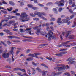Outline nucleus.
I'll return each mask as SVG.
<instances>
[{"instance_id":"1","label":"nucleus","mask_w":76,"mask_h":76,"mask_svg":"<svg viewBox=\"0 0 76 76\" xmlns=\"http://www.w3.org/2000/svg\"><path fill=\"white\" fill-rule=\"evenodd\" d=\"M28 15L26 14V12H22L20 15V20H21V22H27L29 20V18H27Z\"/></svg>"},{"instance_id":"2","label":"nucleus","mask_w":76,"mask_h":76,"mask_svg":"<svg viewBox=\"0 0 76 76\" xmlns=\"http://www.w3.org/2000/svg\"><path fill=\"white\" fill-rule=\"evenodd\" d=\"M51 34H53V32H52V31L50 30L49 31L48 35L49 37H48V39L49 41H51V38H52L53 39H56V38H57L56 37H54V35Z\"/></svg>"},{"instance_id":"3","label":"nucleus","mask_w":76,"mask_h":76,"mask_svg":"<svg viewBox=\"0 0 76 76\" xmlns=\"http://www.w3.org/2000/svg\"><path fill=\"white\" fill-rule=\"evenodd\" d=\"M56 66H62V67H56L55 68L58 69V71L59 72L61 71V70H65V67L66 66L64 65L61 64H56Z\"/></svg>"},{"instance_id":"4","label":"nucleus","mask_w":76,"mask_h":76,"mask_svg":"<svg viewBox=\"0 0 76 76\" xmlns=\"http://www.w3.org/2000/svg\"><path fill=\"white\" fill-rule=\"evenodd\" d=\"M64 0H61L59 2H56L55 3V4H57L58 6L60 7V6H63L64 4Z\"/></svg>"},{"instance_id":"5","label":"nucleus","mask_w":76,"mask_h":76,"mask_svg":"<svg viewBox=\"0 0 76 76\" xmlns=\"http://www.w3.org/2000/svg\"><path fill=\"white\" fill-rule=\"evenodd\" d=\"M34 54L35 55H34ZM41 53H34V54H30L28 55V56H30V57H36V58H39L38 57L37 55H41Z\"/></svg>"},{"instance_id":"6","label":"nucleus","mask_w":76,"mask_h":76,"mask_svg":"<svg viewBox=\"0 0 76 76\" xmlns=\"http://www.w3.org/2000/svg\"><path fill=\"white\" fill-rule=\"evenodd\" d=\"M14 48H15V49H16V48L13 47H11V49L10 51H9V53H10V54H11L12 55V60L13 62L15 61V59L14 58H13V53H14V52H13V50H14Z\"/></svg>"},{"instance_id":"7","label":"nucleus","mask_w":76,"mask_h":76,"mask_svg":"<svg viewBox=\"0 0 76 76\" xmlns=\"http://www.w3.org/2000/svg\"><path fill=\"white\" fill-rule=\"evenodd\" d=\"M67 53V51L61 52L59 53L55 54V56H56L58 57H62L63 54H66Z\"/></svg>"},{"instance_id":"8","label":"nucleus","mask_w":76,"mask_h":76,"mask_svg":"<svg viewBox=\"0 0 76 76\" xmlns=\"http://www.w3.org/2000/svg\"><path fill=\"white\" fill-rule=\"evenodd\" d=\"M14 70H20L24 73H26V71L24 69L20 68H16L14 69Z\"/></svg>"},{"instance_id":"9","label":"nucleus","mask_w":76,"mask_h":76,"mask_svg":"<svg viewBox=\"0 0 76 76\" xmlns=\"http://www.w3.org/2000/svg\"><path fill=\"white\" fill-rule=\"evenodd\" d=\"M69 42H70V41H68L65 42H63L62 43V44L58 45H57V47H62L63 45H64V44H68V43H69Z\"/></svg>"},{"instance_id":"10","label":"nucleus","mask_w":76,"mask_h":76,"mask_svg":"<svg viewBox=\"0 0 76 76\" xmlns=\"http://www.w3.org/2000/svg\"><path fill=\"white\" fill-rule=\"evenodd\" d=\"M7 37L10 38V39H12V38H16V39H20V37H16L15 36H8Z\"/></svg>"},{"instance_id":"11","label":"nucleus","mask_w":76,"mask_h":76,"mask_svg":"<svg viewBox=\"0 0 76 76\" xmlns=\"http://www.w3.org/2000/svg\"><path fill=\"white\" fill-rule=\"evenodd\" d=\"M61 73L62 72H59L58 73H56V72H53L52 73L53 76H58V75H60V74H61Z\"/></svg>"},{"instance_id":"12","label":"nucleus","mask_w":76,"mask_h":76,"mask_svg":"<svg viewBox=\"0 0 76 76\" xmlns=\"http://www.w3.org/2000/svg\"><path fill=\"white\" fill-rule=\"evenodd\" d=\"M2 57L5 58H9V53H7L6 54L4 53L2 55Z\"/></svg>"},{"instance_id":"13","label":"nucleus","mask_w":76,"mask_h":76,"mask_svg":"<svg viewBox=\"0 0 76 76\" xmlns=\"http://www.w3.org/2000/svg\"><path fill=\"white\" fill-rule=\"evenodd\" d=\"M30 30H31V28H27L25 30H23V29H20V32L21 33L25 32L26 31H29Z\"/></svg>"},{"instance_id":"14","label":"nucleus","mask_w":76,"mask_h":76,"mask_svg":"<svg viewBox=\"0 0 76 76\" xmlns=\"http://www.w3.org/2000/svg\"><path fill=\"white\" fill-rule=\"evenodd\" d=\"M75 59V58H72V57H71L68 58L66 60V61H69L70 62H71V61H73V60H74Z\"/></svg>"},{"instance_id":"15","label":"nucleus","mask_w":76,"mask_h":76,"mask_svg":"<svg viewBox=\"0 0 76 76\" xmlns=\"http://www.w3.org/2000/svg\"><path fill=\"white\" fill-rule=\"evenodd\" d=\"M34 14L35 15H38L39 17H41V12H38V11H36L34 12Z\"/></svg>"},{"instance_id":"16","label":"nucleus","mask_w":76,"mask_h":76,"mask_svg":"<svg viewBox=\"0 0 76 76\" xmlns=\"http://www.w3.org/2000/svg\"><path fill=\"white\" fill-rule=\"evenodd\" d=\"M42 30V29L40 28H37V32L36 33V34L37 35H39V33H41V31Z\"/></svg>"},{"instance_id":"17","label":"nucleus","mask_w":76,"mask_h":76,"mask_svg":"<svg viewBox=\"0 0 76 76\" xmlns=\"http://www.w3.org/2000/svg\"><path fill=\"white\" fill-rule=\"evenodd\" d=\"M63 21H64V22H65V23H67V25H70V21L68 22L69 21V20H68L63 19Z\"/></svg>"},{"instance_id":"18","label":"nucleus","mask_w":76,"mask_h":76,"mask_svg":"<svg viewBox=\"0 0 76 76\" xmlns=\"http://www.w3.org/2000/svg\"><path fill=\"white\" fill-rule=\"evenodd\" d=\"M70 34H71V31H68L65 36L66 38H67L68 37V36H69Z\"/></svg>"},{"instance_id":"19","label":"nucleus","mask_w":76,"mask_h":76,"mask_svg":"<svg viewBox=\"0 0 76 76\" xmlns=\"http://www.w3.org/2000/svg\"><path fill=\"white\" fill-rule=\"evenodd\" d=\"M12 18H16V17L14 16H9V18L6 17V19H12Z\"/></svg>"},{"instance_id":"20","label":"nucleus","mask_w":76,"mask_h":76,"mask_svg":"<svg viewBox=\"0 0 76 76\" xmlns=\"http://www.w3.org/2000/svg\"><path fill=\"white\" fill-rule=\"evenodd\" d=\"M61 18H59L57 20V23H63L62 21H61Z\"/></svg>"},{"instance_id":"21","label":"nucleus","mask_w":76,"mask_h":76,"mask_svg":"<svg viewBox=\"0 0 76 76\" xmlns=\"http://www.w3.org/2000/svg\"><path fill=\"white\" fill-rule=\"evenodd\" d=\"M75 37V36L73 35H70L69 36L68 38L69 39H73Z\"/></svg>"},{"instance_id":"22","label":"nucleus","mask_w":76,"mask_h":76,"mask_svg":"<svg viewBox=\"0 0 76 76\" xmlns=\"http://www.w3.org/2000/svg\"><path fill=\"white\" fill-rule=\"evenodd\" d=\"M33 58L32 57H30L27 58L26 60L27 61H32V60H33Z\"/></svg>"},{"instance_id":"23","label":"nucleus","mask_w":76,"mask_h":76,"mask_svg":"<svg viewBox=\"0 0 76 76\" xmlns=\"http://www.w3.org/2000/svg\"><path fill=\"white\" fill-rule=\"evenodd\" d=\"M45 45H48V44L44 43V44H41V45L39 46L40 48H41V46L42 47H44V46H45Z\"/></svg>"},{"instance_id":"24","label":"nucleus","mask_w":76,"mask_h":76,"mask_svg":"<svg viewBox=\"0 0 76 76\" xmlns=\"http://www.w3.org/2000/svg\"><path fill=\"white\" fill-rule=\"evenodd\" d=\"M53 11H55L54 13L56 14H57V13H58V12L57 10V9L55 8H54L53 9Z\"/></svg>"},{"instance_id":"25","label":"nucleus","mask_w":76,"mask_h":76,"mask_svg":"<svg viewBox=\"0 0 76 76\" xmlns=\"http://www.w3.org/2000/svg\"><path fill=\"white\" fill-rule=\"evenodd\" d=\"M23 38H29V39H32V37H26V36H23Z\"/></svg>"},{"instance_id":"26","label":"nucleus","mask_w":76,"mask_h":76,"mask_svg":"<svg viewBox=\"0 0 76 76\" xmlns=\"http://www.w3.org/2000/svg\"><path fill=\"white\" fill-rule=\"evenodd\" d=\"M9 23L10 25H11L12 24V23H15V20L10 21H9Z\"/></svg>"},{"instance_id":"27","label":"nucleus","mask_w":76,"mask_h":76,"mask_svg":"<svg viewBox=\"0 0 76 76\" xmlns=\"http://www.w3.org/2000/svg\"><path fill=\"white\" fill-rule=\"evenodd\" d=\"M4 32H6V33H9L10 32V31L8 29H5L3 30Z\"/></svg>"},{"instance_id":"28","label":"nucleus","mask_w":76,"mask_h":76,"mask_svg":"<svg viewBox=\"0 0 76 76\" xmlns=\"http://www.w3.org/2000/svg\"><path fill=\"white\" fill-rule=\"evenodd\" d=\"M4 22V20H2L1 23H0V29H2L3 28L1 27V26H2V22Z\"/></svg>"},{"instance_id":"29","label":"nucleus","mask_w":76,"mask_h":76,"mask_svg":"<svg viewBox=\"0 0 76 76\" xmlns=\"http://www.w3.org/2000/svg\"><path fill=\"white\" fill-rule=\"evenodd\" d=\"M40 14H41V17H40V18H42V15H44V16H46V14H45V13H44V12H42V13H40Z\"/></svg>"},{"instance_id":"30","label":"nucleus","mask_w":76,"mask_h":76,"mask_svg":"<svg viewBox=\"0 0 76 76\" xmlns=\"http://www.w3.org/2000/svg\"><path fill=\"white\" fill-rule=\"evenodd\" d=\"M9 4L11 5H12V6H14L15 5V3H14V2H12V1H10Z\"/></svg>"},{"instance_id":"31","label":"nucleus","mask_w":76,"mask_h":76,"mask_svg":"<svg viewBox=\"0 0 76 76\" xmlns=\"http://www.w3.org/2000/svg\"><path fill=\"white\" fill-rule=\"evenodd\" d=\"M1 43H2V44H3L4 45V46H5V47H7V44L4 43V42H2V41H1Z\"/></svg>"},{"instance_id":"32","label":"nucleus","mask_w":76,"mask_h":76,"mask_svg":"<svg viewBox=\"0 0 76 76\" xmlns=\"http://www.w3.org/2000/svg\"><path fill=\"white\" fill-rule=\"evenodd\" d=\"M22 41L23 42H25L26 41H28V42H30L31 41L29 39H24L22 40Z\"/></svg>"},{"instance_id":"33","label":"nucleus","mask_w":76,"mask_h":76,"mask_svg":"<svg viewBox=\"0 0 76 76\" xmlns=\"http://www.w3.org/2000/svg\"><path fill=\"white\" fill-rule=\"evenodd\" d=\"M48 72L47 71H43L42 72V75H45L46 73H47Z\"/></svg>"},{"instance_id":"34","label":"nucleus","mask_w":76,"mask_h":76,"mask_svg":"<svg viewBox=\"0 0 76 76\" xmlns=\"http://www.w3.org/2000/svg\"><path fill=\"white\" fill-rule=\"evenodd\" d=\"M38 26H36L35 27H33V29H34V30H36V29L37 30V29H38Z\"/></svg>"},{"instance_id":"35","label":"nucleus","mask_w":76,"mask_h":76,"mask_svg":"<svg viewBox=\"0 0 76 76\" xmlns=\"http://www.w3.org/2000/svg\"><path fill=\"white\" fill-rule=\"evenodd\" d=\"M41 64V66H42L45 67H46V68H48V67H47V66H46L44 64Z\"/></svg>"},{"instance_id":"36","label":"nucleus","mask_w":76,"mask_h":76,"mask_svg":"<svg viewBox=\"0 0 76 76\" xmlns=\"http://www.w3.org/2000/svg\"><path fill=\"white\" fill-rule=\"evenodd\" d=\"M46 59H47L48 60H50V61H51L52 60V59L50 57H47L46 58Z\"/></svg>"},{"instance_id":"37","label":"nucleus","mask_w":76,"mask_h":76,"mask_svg":"<svg viewBox=\"0 0 76 76\" xmlns=\"http://www.w3.org/2000/svg\"><path fill=\"white\" fill-rule=\"evenodd\" d=\"M1 12H3V13H4V14H7V12L5 11L1 10Z\"/></svg>"},{"instance_id":"38","label":"nucleus","mask_w":76,"mask_h":76,"mask_svg":"<svg viewBox=\"0 0 76 76\" xmlns=\"http://www.w3.org/2000/svg\"><path fill=\"white\" fill-rule=\"evenodd\" d=\"M31 51V49H28L26 52V54H28V53H29Z\"/></svg>"},{"instance_id":"39","label":"nucleus","mask_w":76,"mask_h":76,"mask_svg":"<svg viewBox=\"0 0 76 76\" xmlns=\"http://www.w3.org/2000/svg\"><path fill=\"white\" fill-rule=\"evenodd\" d=\"M36 70H38V72H42L41 70L40 69H39V68H36Z\"/></svg>"},{"instance_id":"40","label":"nucleus","mask_w":76,"mask_h":76,"mask_svg":"<svg viewBox=\"0 0 76 76\" xmlns=\"http://www.w3.org/2000/svg\"><path fill=\"white\" fill-rule=\"evenodd\" d=\"M34 20H36L37 21V20H39V18H33Z\"/></svg>"},{"instance_id":"41","label":"nucleus","mask_w":76,"mask_h":76,"mask_svg":"<svg viewBox=\"0 0 76 76\" xmlns=\"http://www.w3.org/2000/svg\"><path fill=\"white\" fill-rule=\"evenodd\" d=\"M30 15L31 16H32V17H35V15L33 14V13H31L30 14Z\"/></svg>"},{"instance_id":"42","label":"nucleus","mask_w":76,"mask_h":76,"mask_svg":"<svg viewBox=\"0 0 76 76\" xmlns=\"http://www.w3.org/2000/svg\"><path fill=\"white\" fill-rule=\"evenodd\" d=\"M64 74L65 75H67V76H70V74H69V73L66 72Z\"/></svg>"},{"instance_id":"43","label":"nucleus","mask_w":76,"mask_h":76,"mask_svg":"<svg viewBox=\"0 0 76 76\" xmlns=\"http://www.w3.org/2000/svg\"><path fill=\"white\" fill-rule=\"evenodd\" d=\"M63 9H64V8H60L59 9V12H61V10H63Z\"/></svg>"},{"instance_id":"44","label":"nucleus","mask_w":76,"mask_h":76,"mask_svg":"<svg viewBox=\"0 0 76 76\" xmlns=\"http://www.w3.org/2000/svg\"><path fill=\"white\" fill-rule=\"evenodd\" d=\"M67 50V49L66 48L65 49H61V50H59V51H66Z\"/></svg>"},{"instance_id":"45","label":"nucleus","mask_w":76,"mask_h":76,"mask_svg":"<svg viewBox=\"0 0 76 76\" xmlns=\"http://www.w3.org/2000/svg\"><path fill=\"white\" fill-rule=\"evenodd\" d=\"M76 25V23L75 21L74 22V25H72V26L73 28H74V27H75V26Z\"/></svg>"},{"instance_id":"46","label":"nucleus","mask_w":76,"mask_h":76,"mask_svg":"<svg viewBox=\"0 0 76 76\" xmlns=\"http://www.w3.org/2000/svg\"><path fill=\"white\" fill-rule=\"evenodd\" d=\"M69 4L71 5L72 4V0H69Z\"/></svg>"},{"instance_id":"47","label":"nucleus","mask_w":76,"mask_h":76,"mask_svg":"<svg viewBox=\"0 0 76 76\" xmlns=\"http://www.w3.org/2000/svg\"><path fill=\"white\" fill-rule=\"evenodd\" d=\"M74 17H75V15H73L70 16V19H73V18H74Z\"/></svg>"},{"instance_id":"48","label":"nucleus","mask_w":76,"mask_h":76,"mask_svg":"<svg viewBox=\"0 0 76 76\" xmlns=\"http://www.w3.org/2000/svg\"><path fill=\"white\" fill-rule=\"evenodd\" d=\"M50 4H53V3L52 2H48L47 3L46 5L47 6H48V5H50Z\"/></svg>"},{"instance_id":"49","label":"nucleus","mask_w":76,"mask_h":76,"mask_svg":"<svg viewBox=\"0 0 76 76\" xmlns=\"http://www.w3.org/2000/svg\"><path fill=\"white\" fill-rule=\"evenodd\" d=\"M42 19H43V20H47V18H45L43 17H41Z\"/></svg>"},{"instance_id":"50","label":"nucleus","mask_w":76,"mask_h":76,"mask_svg":"<svg viewBox=\"0 0 76 76\" xmlns=\"http://www.w3.org/2000/svg\"><path fill=\"white\" fill-rule=\"evenodd\" d=\"M32 64H33V66H37V64H36V63H35V62H32Z\"/></svg>"},{"instance_id":"51","label":"nucleus","mask_w":76,"mask_h":76,"mask_svg":"<svg viewBox=\"0 0 76 76\" xmlns=\"http://www.w3.org/2000/svg\"><path fill=\"white\" fill-rule=\"evenodd\" d=\"M13 42H20V41L19 40H14L12 41Z\"/></svg>"},{"instance_id":"52","label":"nucleus","mask_w":76,"mask_h":76,"mask_svg":"<svg viewBox=\"0 0 76 76\" xmlns=\"http://www.w3.org/2000/svg\"><path fill=\"white\" fill-rule=\"evenodd\" d=\"M13 30L15 31V32H18V30L16 28L13 29Z\"/></svg>"},{"instance_id":"53","label":"nucleus","mask_w":76,"mask_h":76,"mask_svg":"<svg viewBox=\"0 0 76 76\" xmlns=\"http://www.w3.org/2000/svg\"><path fill=\"white\" fill-rule=\"evenodd\" d=\"M52 19V20H50V21H52V20H53V21H54L56 20V19H55V18H51Z\"/></svg>"},{"instance_id":"54","label":"nucleus","mask_w":76,"mask_h":76,"mask_svg":"<svg viewBox=\"0 0 76 76\" xmlns=\"http://www.w3.org/2000/svg\"><path fill=\"white\" fill-rule=\"evenodd\" d=\"M41 34L42 35H45V33L44 32H40Z\"/></svg>"},{"instance_id":"55","label":"nucleus","mask_w":76,"mask_h":76,"mask_svg":"<svg viewBox=\"0 0 76 76\" xmlns=\"http://www.w3.org/2000/svg\"><path fill=\"white\" fill-rule=\"evenodd\" d=\"M28 7H33V6L31 5H28Z\"/></svg>"},{"instance_id":"56","label":"nucleus","mask_w":76,"mask_h":76,"mask_svg":"<svg viewBox=\"0 0 76 76\" xmlns=\"http://www.w3.org/2000/svg\"><path fill=\"white\" fill-rule=\"evenodd\" d=\"M7 42L8 45H10L11 44V42L9 41H7Z\"/></svg>"},{"instance_id":"57","label":"nucleus","mask_w":76,"mask_h":76,"mask_svg":"<svg viewBox=\"0 0 76 76\" xmlns=\"http://www.w3.org/2000/svg\"><path fill=\"white\" fill-rule=\"evenodd\" d=\"M38 5H39V6H41V7H44L43 5L41 4H38Z\"/></svg>"},{"instance_id":"58","label":"nucleus","mask_w":76,"mask_h":76,"mask_svg":"<svg viewBox=\"0 0 76 76\" xmlns=\"http://www.w3.org/2000/svg\"><path fill=\"white\" fill-rule=\"evenodd\" d=\"M71 64H75V63H76V62L75 61H73L70 63Z\"/></svg>"},{"instance_id":"59","label":"nucleus","mask_w":76,"mask_h":76,"mask_svg":"<svg viewBox=\"0 0 76 76\" xmlns=\"http://www.w3.org/2000/svg\"><path fill=\"white\" fill-rule=\"evenodd\" d=\"M69 12L71 13H73V11L72 10H69Z\"/></svg>"},{"instance_id":"60","label":"nucleus","mask_w":76,"mask_h":76,"mask_svg":"<svg viewBox=\"0 0 76 76\" xmlns=\"http://www.w3.org/2000/svg\"><path fill=\"white\" fill-rule=\"evenodd\" d=\"M2 3H3L4 4H7V3H6V2H5V1L2 2Z\"/></svg>"},{"instance_id":"61","label":"nucleus","mask_w":76,"mask_h":76,"mask_svg":"<svg viewBox=\"0 0 76 76\" xmlns=\"http://www.w3.org/2000/svg\"><path fill=\"white\" fill-rule=\"evenodd\" d=\"M16 25H18V23H16L14 24H12V25H13V26H16Z\"/></svg>"},{"instance_id":"62","label":"nucleus","mask_w":76,"mask_h":76,"mask_svg":"<svg viewBox=\"0 0 76 76\" xmlns=\"http://www.w3.org/2000/svg\"><path fill=\"white\" fill-rule=\"evenodd\" d=\"M70 47V45H66V47L67 48H69V47Z\"/></svg>"},{"instance_id":"63","label":"nucleus","mask_w":76,"mask_h":76,"mask_svg":"<svg viewBox=\"0 0 76 76\" xmlns=\"http://www.w3.org/2000/svg\"><path fill=\"white\" fill-rule=\"evenodd\" d=\"M32 8L33 9V10H36L37 9V8L36 7H32Z\"/></svg>"},{"instance_id":"64","label":"nucleus","mask_w":76,"mask_h":76,"mask_svg":"<svg viewBox=\"0 0 76 76\" xmlns=\"http://www.w3.org/2000/svg\"><path fill=\"white\" fill-rule=\"evenodd\" d=\"M60 38L61 40H63V37H62V36L61 35H60Z\"/></svg>"}]
</instances>
